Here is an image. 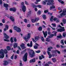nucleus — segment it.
<instances>
[{
    "mask_svg": "<svg viewBox=\"0 0 66 66\" xmlns=\"http://www.w3.org/2000/svg\"><path fill=\"white\" fill-rule=\"evenodd\" d=\"M4 53L5 54L7 53V50L6 49H5L4 50L3 49H1L0 50V59H3L4 57Z\"/></svg>",
    "mask_w": 66,
    "mask_h": 66,
    "instance_id": "f257e3e1",
    "label": "nucleus"
},
{
    "mask_svg": "<svg viewBox=\"0 0 66 66\" xmlns=\"http://www.w3.org/2000/svg\"><path fill=\"white\" fill-rule=\"evenodd\" d=\"M60 15H58V17L59 18L63 17L66 15V9H64L62 11V13L60 14Z\"/></svg>",
    "mask_w": 66,
    "mask_h": 66,
    "instance_id": "f03ea898",
    "label": "nucleus"
},
{
    "mask_svg": "<svg viewBox=\"0 0 66 66\" xmlns=\"http://www.w3.org/2000/svg\"><path fill=\"white\" fill-rule=\"evenodd\" d=\"M29 54L31 57H33L35 56V53L33 50H30L29 52Z\"/></svg>",
    "mask_w": 66,
    "mask_h": 66,
    "instance_id": "7ed1b4c3",
    "label": "nucleus"
},
{
    "mask_svg": "<svg viewBox=\"0 0 66 66\" xmlns=\"http://www.w3.org/2000/svg\"><path fill=\"white\" fill-rule=\"evenodd\" d=\"M30 35H31V34L29 33L28 34V35L26 36L24 38V39L26 42H28V40H27V39H28L29 38H30Z\"/></svg>",
    "mask_w": 66,
    "mask_h": 66,
    "instance_id": "20e7f679",
    "label": "nucleus"
},
{
    "mask_svg": "<svg viewBox=\"0 0 66 66\" xmlns=\"http://www.w3.org/2000/svg\"><path fill=\"white\" fill-rule=\"evenodd\" d=\"M28 56V53H26L25 54L23 57V61L24 62H27V57Z\"/></svg>",
    "mask_w": 66,
    "mask_h": 66,
    "instance_id": "39448f33",
    "label": "nucleus"
},
{
    "mask_svg": "<svg viewBox=\"0 0 66 66\" xmlns=\"http://www.w3.org/2000/svg\"><path fill=\"white\" fill-rule=\"evenodd\" d=\"M54 1L53 0H48V2L47 3V5H50L51 4L52 5H53L54 3L53 2Z\"/></svg>",
    "mask_w": 66,
    "mask_h": 66,
    "instance_id": "423d86ee",
    "label": "nucleus"
},
{
    "mask_svg": "<svg viewBox=\"0 0 66 66\" xmlns=\"http://www.w3.org/2000/svg\"><path fill=\"white\" fill-rule=\"evenodd\" d=\"M4 6L6 8L5 9L6 10H8V7L9 6V5L7 4L4 3Z\"/></svg>",
    "mask_w": 66,
    "mask_h": 66,
    "instance_id": "0eeeda50",
    "label": "nucleus"
},
{
    "mask_svg": "<svg viewBox=\"0 0 66 66\" xmlns=\"http://www.w3.org/2000/svg\"><path fill=\"white\" fill-rule=\"evenodd\" d=\"M35 44L36 45H35L34 46V48L35 49H37L38 48V47L39 46V45L37 43H35Z\"/></svg>",
    "mask_w": 66,
    "mask_h": 66,
    "instance_id": "6e6552de",
    "label": "nucleus"
},
{
    "mask_svg": "<svg viewBox=\"0 0 66 66\" xmlns=\"http://www.w3.org/2000/svg\"><path fill=\"white\" fill-rule=\"evenodd\" d=\"M4 35H5L4 37L6 39H9L10 38V37L8 35H7L5 33H4Z\"/></svg>",
    "mask_w": 66,
    "mask_h": 66,
    "instance_id": "1a4fd4ad",
    "label": "nucleus"
},
{
    "mask_svg": "<svg viewBox=\"0 0 66 66\" xmlns=\"http://www.w3.org/2000/svg\"><path fill=\"white\" fill-rule=\"evenodd\" d=\"M22 10L23 12H25L26 11V7L25 6L23 5L22 7Z\"/></svg>",
    "mask_w": 66,
    "mask_h": 66,
    "instance_id": "9d476101",
    "label": "nucleus"
},
{
    "mask_svg": "<svg viewBox=\"0 0 66 66\" xmlns=\"http://www.w3.org/2000/svg\"><path fill=\"white\" fill-rule=\"evenodd\" d=\"M10 10L11 11H13V12H16V10L17 9L15 8L14 7L13 8H11L10 9Z\"/></svg>",
    "mask_w": 66,
    "mask_h": 66,
    "instance_id": "9b49d317",
    "label": "nucleus"
},
{
    "mask_svg": "<svg viewBox=\"0 0 66 66\" xmlns=\"http://www.w3.org/2000/svg\"><path fill=\"white\" fill-rule=\"evenodd\" d=\"M43 33L44 37L46 38V36H47V31H46L45 32H45H44V31H43Z\"/></svg>",
    "mask_w": 66,
    "mask_h": 66,
    "instance_id": "f8f14e48",
    "label": "nucleus"
},
{
    "mask_svg": "<svg viewBox=\"0 0 66 66\" xmlns=\"http://www.w3.org/2000/svg\"><path fill=\"white\" fill-rule=\"evenodd\" d=\"M24 46V44L23 43H22L21 45H20V46L21 47L22 49H24L25 48H26V47Z\"/></svg>",
    "mask_w": 66,
    "mask_h": 66,
    "instance_id": "ddd939ff",
    "label": "nucleus"
},
{
    "mask_svg": "<svg viewBox=\"0 0 66 66\" xmlns=\"http://www.w3.org/2000/svg\"><path fill=\"white\" fill-rule=\"evenodd\" d=\"M18 44H17V43H14V45H13V48H17L18 46Z\"/></svg>",
    "mask_w": 66,
    "mask_h": 66,
    "instance_id": "4468645a",
    "label": "nucleus"
},
{
    "mask_svg": "<svg viewBox=\"0 0 66 66\" xmlns=\"http://www.w3.org/2000/svg\"><path fill=\"white\" fill-rule=\"evenodd\" d=\"M53 51V52H54L55 53H56V52H57V53L59 54H60L61 53V52H60V51H59L57 50H56L55 51Z\"/></svg>",
    "mask_w": 66,
    "mask_h": 66,
    "instance_id": "2eb2a0df",
    "label": "nucleus"
},
{
    "mask_svg": "<svg viewBox=\"0 0 66 66\" xmlns=\"http://www.w3.org/2000/svg\"><path fill=\"white\" fill-rule=\"evenodd\" d=\"M8 29H9V26L7 25H6L5 28H4V31H6L7 30H8Z\"/></svg>",
    "mask_w": 66,
    "mask_h": 66,
    "instance_id": "dca6fc26",
    "label": "nucleus"
},
{
    "mask_svg": "<svg viewBox=\"0 0 66 66\" xmlns=\"http://www.w3.org/2000/svg\"><path fill=\"white\" fill-rule=\"evenodd\" d=\"M35 59L34 58V59H32L30 61V63H35Z\"/></svg>",
    "mask_w": 66,
    "mask_h": 66,
    "instance_id": "f3484780",
    "label": "nucleus"
},
{
    "mask_svg": "<svg viewBox=\"0 0 66 66\" xmlns=\"http://www.w3.org/2000/svg\"><path fill=\"white\" fill-rule=\"evenodd\" d=\"M10 18L11 20H12V21L13 22H14V21H15V20H14V18L12 16H10Z\"/></svg>",
    "mask_w": 66,
    "mask_h": 66,
    "instance_id": "a211bd4d",
    "label": "nucleus"
},
{
    "mask_svg": "<svg viewBox=\"0 0 66 66\" xmlns=\"http://www.w3.org/2000/svg\"><path fill=\"white\" fill-rule=\"evenodd\" d=\"M16 31L17 32H21V29L20 28L18 27L17 29H16Z\"/></svg>",
    "mask_w": 66,
    "mask_h": 66,
    "instance_id": "6ab92c4d",
    "label": "nucleus"
},
{
    "mask_svg": "<svg viewBox=\"0 0 66 66\" xmlns=\"http://www.w3.org/2000/svg\"><path fill=\"white\" fill-rule=\"evenodd\" d=\"M9 64V62L7 61H5L4 62V65L5 66H6V65H7Z\"/></svg>",
    "mask_w": 66,
    "mask_h": 66,
    "instance_id": "aec40b11",
    "label": "nucleus"
},
{
    "mask_svg": "<svg viewBox=\"0 0 66 66\" xmlns=\"http://www.w3.org/2000/svg\"><path fill=\"white\" fill-rule=\"evenodd\" d=\"M39 38V37H35V39L36 41H37L38 40Z\"/></svg>",
    "mask_w": 66,
    "mask_h": 66,
    "instance_id": "412c9836",
    "label": "nucleus"
},
{
    "mask_svg": "<svg viewBox=\"0 0 66 66\" xmlns=\"http://www.w3.org/2000/svg\"><path fill=\"white\" fill-rule=\"evenodd\" d=\"M62 22L64 24H65V23H66V19H63L62 20Z\"/></svg>",
    "mask_w": 66,
    "mask_h": 66,
    "instance_id": "4be33fe9",
    "label": "nucleus"
},
{
    "mask_svg": "<svg viewBox=\"0 0 66 66\" xmlns=\"http://www.w3.org/2000/svg\"><path fill=\"white\" fill-rule=\"evenodd\" d=\"M7 49L8 50V51H9V50H11V47L10 46H8L7 47H6Z\"/></svg>",
    "mask_w": 66,
    "mask_h": 66,
    "instance_id": "5701e85b",
    "label": "nucleus"
},
{
    "mask_svg": "<svg viewBox=\"0 0 66 66\" xmlns=\"http://www.w3.org/2000/svg\"><path fill=\"white\" fill-rule=\"evenodd\" d=\"M64 40H62L61 41V43L62 44V45H64Z\"/></svg>",
    "mask_w": 66,
    "mask_h": 66,
    "instance_id": "b1692460",
    "label": "nucleus"
},
{
    "mask_svg": "<svg viewBox=\"0 0 66 66\" xmlns=\"http://www.w3.org/2000/svg\"><path fill=\"white\" fill-rule=\"evenodd\" d=\"M20 66H23V64H22V61L21 60L20 61Z\"/></svg>",
    "mask_w": 66,
    "mask_h": 66,
    "instance_id": "393cba45",
    "label": "nucleus"
},
{
    "mask_svg": "<svg viewBox=\"0 0 66 66\" xmlns=\"http://www.w3.org/2000/svg\"><path fill=\"white\" fill-rule=\"evenodd\" d=\"M54 36V34H51V35H50V36H49V38H52Z\"/></svg>",
    "mask_w": 66,
    "mask_h": 66,
    "instance_id": "a878e982",
    "label": "nucleus"
},
{
    "mask_svg": "<svg viewBox=\"0 0 66 66\" xmlns=\"http://www.w3.org/2000/svg\"><path fill=\"white\" fill-rule=\"evenodd\" d=\"M31 13V11H29V12L27 14V16H30V14Z\"/></svg>",
    "mask_w": 66,
    "mask_h": 66,
    "instance_id": "bb28decb",
    "label": "nucleus"
},
{
    "mask_svg": "<svg viewBox=\"0 0 66 66\" xmlns=\"http://www.w3.org/2000/svg\"><path fill=\"white\" fill-rule=\"evenodd\" d=\"M61 32H63V31H65V29L64 27H63L62 28H61Z\"/></svg>",
    "mask_w": 66,
    "mask_h": 66,
    "instance_id": "cd10ccee",
    "label": "nucleus"
},
{
    "mask_svg": "<svg viewBox=\"0 0 66 66\" xmlns=\"http://www.w3.org/2000/svg\"><path fill=\"white\" fill-rule=\"evenodd\" d=\"M46 41L48 42H50V39L49 38H46Z\"/></svg>",
    "mask_w": 66,
    "mask_h": 66,
    "instance_id": "c85d7f7f",
    "label": "nucleus"
},
{
    "mask_svg": "<svg viewBox=\"0 0 66 66\" xmlns=\"http://www.w3.org/2000/svg\"><path fill=\"white\" fill-rule=\"evenodd\" d=\"M38 30L39 31H41L42 30V27H40L39 28Z\"/></svg>",
    "mask_w": 66,
    "mask_h": 66,
    "instance_id": "c756f323",
    "label": "nucleus"
},
{
    "mask_svg": "<svg viewBox=\"0 0 66 66\" xmlns=\"http://www.w3.org/2000/svg\"><path fill=\"white\" fill-rule=\"evenodd\" d=\"M52 60L53 62H56V59L54 58H53L52 59Z\"/></svg>",
    "mask_w": 66,
    "mask_h": 66,
    "instance_id": "7c9ffc66",
    "label": "nucleus"
},
{
    "mask_svg": "<svg viewBox=\"0 0 66 66\" xmlns=\"http://www.w3.org/2000/svg\"><path fill=\"white\" fill-rule=\"evenodd\" d=\"M43 17L44 19H46V15H43Z\"/></svg>",
    "mask_w": 66,
    "mask_h": 66,
    "instance_id": "2f4dec72",
    "label": "nucleus"
},
{
    "mask_svg": "<svg viewBox=\"0 0 66 66\" xmlns=\"http://www.w3.org/2000/svg\"><path fill=\"white\" fill-rule=\"evenodd\" d=\"M10 40L12 43H13V42H14V41H13V37H12L10 39Z\"/></svg>",
    "mask_w": 66,
    "mask_h": 66,
    "instance_id": "473e14b6",
    "label": "nucleus"
},
{
    "mask_svg": "<svg viewBox=\"0 0 66 66\" xmlns=\"http://www.w3.org/2000/svg\"><path fill=\"white\" fill-rule=\"evenodd\" d=\"M47 0H46L45 1H44L43 2V3L44 4V5H45V4H46V2H47Z\"/></svg>",
    "mask_w": 66,
    "mask_h": 66,
    "instance_id": "72a5a7b5",
    "label": "nucleus"
},
{
    "mask_svg": "<svg viewBox=\"0 0 66 66\" xmlns=\"http://www.w3.org/2000/svg\"><path fill=\"white\" fill-rule=\"evenodd\" d=\"M53 16H52L50 19V20L51 21H53Z\"/></svg>",
    "mask_w": 66,
    "mask_h": 66,
    "instance_id": "f704fd0d",
    "label": "nucleus"
},
{
    "mask_svg": "<svg viewBox=\"0 0 66 66\" xmlns=\"http://www.w3.org/2000/svg\"><path fill=\"white\" fill-rule=\"evenodd\" d=\"M41 40L42 41V42H44V41L45 40H44V38L43 37H42L41 38Z\"/></svg>",
    "mask_w": 66,
    "mask_h": 66,
    "instance_id": "c9c22d12",
    "label": "nucleus"
},
{
    "mask_svg": "<svg viewBox=\"0 0 66 66\" xmlns=\"http://www.w3.org/2000/svg\"><path fill=\"white\" fill-rule=\"evenodd\" d=\"M32 41H31L30 42V45L29 46V47H32Z\"/></svg>",
    "mask_w": 66,
    "mask_h": 66,
    "instance_id": "e433bc0d",
    "label": "nucleus"
},
{
    "mask_svg": "<svg viewBox=\"0 0 66 66\" xmlns=\"http://www.w3.org/2000/svg\"><path fill=\"white\" fill-rule=\"evenodd\" d=\"M4 40L5 42H10L9 40L7 39H4Z\"/></svg>",
    "mask_w": 66,
    "mask_h": 66,
    "instance_id": "4c0bfd02",
    "label": "nucleus"
},
{
    "mask_svg": "<svg viewBox=\"0 0 66 66\" xmlns=\"http://www.w3.org/2000/svg\"><path fill=\"white\" fill-rule=\"evenodd\" d=\"M40 0H36V2H35V4H37L38 2H40Z\"/></svg>",
    "mask_w": 66,
    "mask_h": 66,
    "instance_id": "58836bf2",
    "label": "nucleus"
},
{
    "mask_svg": "<svg viewBox=\"0 0 66 66\" xmlns=\"http://www.w3.org/2000/svg\"><path fill=\"white\" fill-rule=\"evenodd\" d=\"M66 36V32H63V37H65Z\"/></svg>",
    "mask_w": 66,
    "mask_h": 66,
    "instance_id": "ea45409f",
    "label": "nucleus"
},
{
    "mask_svg": "<svg viewBox=\"0 0 66 66\" xmlns=\"http://www.w3.org/2000/svg\"><path fill=\"white\" fill-rule=\"evenodd\" d=\"M57 32H61V29H58L57 30Z\"/></svg>",
    "mask_w": 66,
    "mask_h": 66,
    "instance_id": "a19ab883",
    "label": "nucleus"
},
{
    "mask_svg": "<svg viewBox=\"0 0 66 66\" xmlns=\"http://www.w3.org/2000/svg\"><path fill=\"white\" fill-rule=\"evenodd\" d=\"M18 27H16V26H15L14 27V30H16L17 29V28H18Z\"/></svg>",
    "mask_w": 66,
    "mask_h": 66,
    "instance_id": "79ce46f5",
    "label": "nucleus"
},
{
    "mask_svg": "<svg viewBox=\"0 0 66 66\" xmlns=\"http://www.w3.org/2000/svg\"><path fill=\"white\" fill-rule=\"evenodd\" d=\"M31 21L32 22H33V23L35 22H36L35 20L34 19H33Z\"/></svg>",
    "mask_w": 66,
    "mask_h": 66,
    "instance_id": "37998d69",
    "label": "nucleus"
},
{
    "mask_svg": "<svg viewBox=\"0 0 66 66\" xmlns=\"http://www.w3.org/2000/svg\"><path fill=\"white\" fill-rule=\"evenodd\" d=\"M57 37V38H62V36H58Z\"/></svg>",
    "mask_w": 66,
    "mask_h": 66,
    "instance_id": "c03bdc74",
    "label": "nucleus"
},
{
    "mask_svg": "<svg viewBox=\"0 0 66 66\" xmlns=\"http://www.w3.org/2000/svg\"><path fill=\"white\" fill-rule=\"evenodd\" d=\"M36 53H40V50H38L37 51H36Z\"/></svg>",
    "mask_w": 66,
    "mask_h": 66,
    "instance_id": "a18cd8bd",
    "label": "nucleus"
},
{
    "mask_svg": "<svg viewBox=\"0 0 66 66\" xmlns=\"http://www.w3.org/2000/svg\"><path fill=\"white\" fill-rule=\"evenodd\" d=\"M60 3H61V4H64V2L62 1H60Z\"/></svg>",
    "mask_w": 66,
    "mask_h": 66,
    "instance_id": "49530a36",
    "label": "nucleus"
},
{
    "mask_svg": "<svg viewBox=\"0 0 66 66\" xmlns=\"http://www.w3.org/2000/svg\"><path fill=\"white\" fill-rule=\"evenodd\" d=\"M32 40L34 43H36V41L34 40V39L33 38H32Z\"/></svg>",
    "mask_w": 66,
    "mask_h": 66,
    "instance_id": "de8ad7c7",
    "label": "nucleus"
},
{
    "mask_svg": "<svg viewBox=\"0 0 66 66\" xmlns=\"http://www.w3.org/2000/svg\"><path fill=\"white\" fill-rule=\"evenodd\" d=\"M41 13L40 12V11H39L37 12V14L38 15H40V14H41Z\"/></svg>",
    "mask_w": 66,
    "mask_h": 66,
    "instance_id": "09e8293b",
    "label": "nucleus"
},
{
    "mask_svg": "<svg viewBox=\"0 0 66 66\" xmlns=\"http://www.w3.org/2000/svg\"><path fill=\"white\" fill-rule=\"evenodd\" d=\"M47 12H48V10H46L44 11V13H47Z\"/></svg>",
    "mask_w": 66,
    "mask_h": 66,
    "instance_id": "8fccbe9b",
    "label": "nucleus"
},
{
    "mask_svg": "<svg viewBox=\"0 0 66 66\" xmlns=\"http://www.w3.org/2000/svg\"><path fill=\"white\" fill-rule=\"evenodd\" d=\"M13 40L14 42H16V41H17V39L16 38H14Z\"/></svg>",
    "mask_w": 66,
    "mask_h": 66,
    "instance_id": "3c124183",
    "label": "nucleus"
},
{
    "mask_svg": "<svg viewBox=\"0 0 66 66\" xmlns=\"http://www.w3.org/2000/svg\"><path fill=\"white\" fill-rule=\"evenodd\" d=\"M52 25H53V27H55L56 26V24H55L52 23Z\"/></svg>",
    "mask_w": 66,
    "mask_h": 66,
    "instance_id": "603ef678",
    "label": "nucleus"
},
{
    "mask_svg": "<svg viewBox=\"0 0 66 66\" xmlns=\"http://www.w3.org/2000/svg\"><path fill=\"white\" fill-rule=\"evenodd\" d=\"M37 6H36L35 5H34L32 6V7L33 8H35Z\"/></svg>",
    "mask_w": 66,
    "mask_h": 66,
    "instance_id": "864d4df0",
    "label": "nucleus"
},
{
    "mask_svg": "<svg viewBox=\"0 0 66 66\" xmlns=\"http://www.w3.org/2000/svg\"><path fill=\"white\" fill-rule=\"evenodd\" d=\"M2 1L0 0V5H2Z\"/></svg>",
    "mask_w": 66,
    "mask_h": 66,
    "instance_id": "5fc2aeb1",
    "label": "nucleus"
},
{
    "mask_svg": "<svg viewBox=\"0 0 66 66\" xmlns=\"http://www.w3.org/2000/svg\"><path fill=\"white\" fill-rule=\"evenodd\" d=\"M35 20L36 21V20H37V21H38V20H39V18H35Z\"/></svg>",
    "mask_w": 66,
    "mask_h": 66,
    "instance_id": "6e6d98bb",
    "label": "nucleus"
},
{
    "mask_svg": "<svg viewBox=\"0 0 66 66\" xmlns=\"http://www.w3.org/2000/svg\"><path fill=\"white\" fill-rule=\"evenodd\" d=\"M2 22L3 23H5V19H3Z\"/></svg>",
    "mask_w": 66,
    "mask_h": 66,
    "instance_id": "4d7b16f0",
    "label": "nucleus"
},
{
    "mask_svg": "<svg viewBox=\"0 0 66 66\" xmlns=\"http://www.w3.org/2000/svg\"><path fill=\"white\" fill-rule=\"evenodd\" d=\"M44 66H49V64H47V63H46L44 65Z\"/></svg>",
    "mask_w": 66,
    "mask_h": 66,
    "instance_id": "13d9d810",
    "label": "nucleus"
},
{
    "mask_svg": "<svg viewBox=\"0 0 66 66\" xmlns=\"http://www.w3.org/2000/svg\"><path fill=\"white\" fill-rule=\"evenodd\" d=\"M17 53V54H19V50H18L16 51Z\"/></svg>",
    "mask_w": 66,
    "mask_h": 66,
    "instance_id": "bf43d9fd",
    "label": "nucleus"
},
{
    "mask_svg": "<svg viewBox=\"0 0 66 66\" xmlns=\"http://www.w3.org/2000/svg\"><path fill=\"white\" fill-rule=\"evenodd\" d=\"M14 55H12V56H11V59H12V60H13V58L14 57Z\"/></svg>",
    "mask_w": 66,
    "mask_h": 66,
    "instance_id": "052dcab7",
    "label": "nucleus"
},
{
    "mask_svg": "<svg viewBox=\"0 0 66 66\" xmlns=\"http://www.w3.org/2000/svg\"><path fill=\"white\" fill-rule=\"evenodd\" d=\"M38 7H39V8H40L41 7V6L40 5H38L37 6Z\"/></svg>",
    "mask_w": 66,
    "mask_h": 66,
    "instance_id": "680f3d73",
    "label": "nucleus"
},
{
    "mask_svg": "<svg viewBox=\"0 0 66 66\" xmlns=\"http://www.w3.org/2000/svg\"><path fill=\"white\" fill-rule=\"evenodd\" d=\"M47 52L48 54L49 55H51V53H50V52L49 51H47Z\"/></svg>",
    "mask_w": 66,
    "mask_h": 66,
    "instance_id": "e2e57ef3",
    "label": "nucleus"
},
{
    "mask_svg": "<svg viewBox=\"0 0 66 66\" xmlns=\"http://www.w3.org/2000/svg\"><path fill=\"white\" fill-rule=\"evenodd\" d=\"M56 20H57V18H54L53 19V20L54 21H56Z\"/></svg>",
    "mask_w": 66,
    "mask_h": 66,
    "instance_id": "0e129e2a",
    "label": "nucleus"
},
{
    "mask_svg": "<svg viewBox=\"0 0 66 66\" xmlns=\"http://www.w3.org/2000/svg\"><path fill=\"white\" fill-rule=\"evenodd\" d=\"M9 32L10 33H12L13 31H12V30L11 29L10 30Z\"/></svg>",
    "mask_w": 66,
    "mask_h": 66,
    "instance_id": "69168bd1",
    "label": "nucleus"
},
{
    "mask_svg": "<svg viewBox=\"0 0 66 66\" xmlns=\"http://www.w3.org/2000/svg\"><path fill=\"white\" fill-rule=\"evenodd\" d=\"M39 59H40V60H42V59H43V58H42V57H41V56H39Z\"/></svg>",
    "mask_w": 66,
    "mask_h": 66,
    "instance_id": "338daca9",
    "label": "nucleus"
},
{
    "mask_svg": "<svg viewBox=\"0 0 66 66\" xmlns=\"http://www.w3.org/2000/svg\"><path fill=\"white\" fill-rule=\"evenodd\" d=\"M27 26L28 27H31V25L30 24H28L27 25Z\"/></svg>",
    "mask_w": 66,
    "mask_h": 66,
    "instance_id": "774afa93",
    "label": "nucleus"
}]
</instances>
